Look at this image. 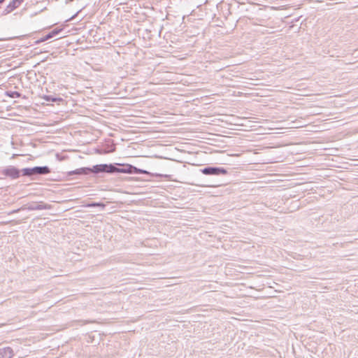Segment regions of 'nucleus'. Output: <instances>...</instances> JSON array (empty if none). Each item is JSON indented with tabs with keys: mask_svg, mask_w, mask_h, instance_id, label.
<instances>
[{
	"mask_svg": "<svg viewBox=\"0 0 358 358\" xmlns=\"http://www.w3.org/2000/svg\"><path fill=\"white\" fill-rule=\"evenodd\" d=\"M89 175L93 173L98 176L101 173L108 174H145L151 177L169 178L170 176L166 174H162L157 173H151L147 170L138 168L130 164H120V163H110V164H99L89 167Z\"/></svg>",
	"mask_w": 358,
	"mask_h": 358,
	"instance_id": "nucleus-1",
	"label": "nucleus"
},
{
	"mask_svg": "<svg viewBox=\"0 0 358 358\" xmlns=\"http://www.w3.org/2000/svg\"><path fill=\"white\" fill-rule=\"evenodd\" d=\"M22 176L30 178L35 180L36 176L48 175L51 172V169L48 166H36L34 167H26L22 169Z\"/></svg>",
	"mask_w": 358,
	"mask_h": 358,
	"instance_id": "nucleus-2",
	"label": "nucleus"
},
{
	"mask_svg": "<svg viewBox=\"0 0 358 358\" xmlns=\"http://www.w3.org/2000/svg\"><path fill=\"white\" fill-rule=\"evenodd\" d=\"M200 171L206 176H224L228 174V170L222 166H206L200 169Z\"/></svg>",
	"mask_w": 358,
	"mask_h": 358,
	"instance_id": "nucleus-3",
	"label": "nucleus"
},
{
	"mask_svg": "<svg viewBox=\"0 0 358 358\" xmlns=\"http://www.w3.org/2000/svg\"><path fill=\"white\" fill-rule=\"evenodd\" d=\"M1 174L6 177L9 178L11 180H16L19 178L21 176H22V169H19L15 166H7L1 170Z\"/></svg>",
	"mask_w": 358,
	"mask_h": 358,
	"instance_id": "nucleus-4",
	"label": "nucleus"
},
{
	"mask_svg": "<svg viewBox=\"0 0 358 358\" xmlns=\"http://www.w3.org/2000/svg\"><path fill=\"white\" fill-rule=\"evenodd\" d=\"M23 210H49L51 208V206L48 203H44L43 201L39 202H31L28 203L22 206Z\"/></svg>",
	"mask_w": 358,
	"mask_h": 358,
	"instance_id": "nucleus-5",
	"label": "nucleus"
},
{
	"mask_svg": "<svg viewBox=\"0 0 358 358\" xmlns=\"http://www.w3.org/2000/svg\"><path fill=\"white\" fill-rule=\"evenodd\" d=\"M89 171V167H81L73 171H68L66 173V176L69 177L70 180L78 179L81 176H88Z\"/></svg>",
	"mask_w": 358,
	"mask_h": 358,
	"instance_id": "nucleus-6",
	"label": "nucleus"
},
{
	"mask_svg": "<svg viewBox=\"0 0 358 358\" xmlns=\"http://www.w3.org/2000/svg\"><path fill=\"white\" fill-rule=\"evenodd\" d=\"M63 29L61 28H55L48 32L47 34H45L42 38L38 39L36 41V44H40L41 43H43L44 41H46L48 40H50L55 36H57L61 31H62Z\"/></svg>",
	"mask_w": 358,
	"mask_h": 358,
	"instance_id": "nucleus-7",
	"label": "nucleus"
},
{
	"mask_svg": "<svg viewBox=\"0 0 358 358\" xmlns=\"http://www.w3.org/2000/svg\"><path fill=\"white\" fill-rule=\"evenodd\" d=\"M24 0H12L3 10L2 15H6L17 8Z\"/></svg>",
	"mask_w": 358,
	"mask_h": 358,
	"instance_id": "nucleus-8",
	"label": "nucleus"
},
{
	"mask_svg": "<svg viewBox=\"0 0 358 358\" xmlns=\"http://www.w3.org/2000/svg\"><path fill=\"white\" fill-rule=\"evenodd\" d=\"M13 357L14 352L10 347L0 348V358H13Z\"/></svg>",
	"mask_w": 358,
	"mask_h": 358,
	"instance_id": "nucleus-9",
	"label": "nucleus"
},
{
	"mask_svg": "<svg viewBox=\"0 0 358 358\" xmlns=\"http://www.w3.org/2000/svg\"><path fill=\"white\" fill-rule=\"evenodd\" d=\"M83 206L85 207V208H95V207H98L101 210H103L105 209L106 205L104 203H103V202L92 201V202H89V203L83 204Z\"/></svg>",
	"mask_w": 358,
	"mask_h": 358,
	"instance_id": "nucleus-10",
	"label": "nucleus"
},
{
	"mask_svg": "<svg viewBox=\"0 0 358 358\" xmlns=\"http://www.w3.org/2000/svg\"><path fill=\"white\" fill-rule=\"evenodd\" d=\"M43 99L48 102H58L62 101L63 99L61 97L55 96L53 95H44Z\"/></svg>",
	"mask_w": 358,
	"mask_h": 358,
	"instance_id": "nucleus-11",
	"label": "nucleus"
},
{
	"mask_svg": "<svg viewBox=\"0 0 358 358\" xmlns=\"http://www.w3.org/2000/svg\"><path fill=\"white\" fill-rule=\"evenodd\" d=\"M5 95L12 99L20 98L22 96L21 93L17 91H6Z\"/></svg>",
	"mask_w": 358,
	"mask_h": 358,
	"instance_id": "nucleus-12",
	"label": "nucleus"
},
{
	"mask_svg": "<svg viewBox=\"0 0 358 358\" xmlns=\"http://www.w3.org/2000/svg\"><path fill=\"white\" fill-rule=\"evenodd\" d=\"M115 150V145H112L111 148L108 149L106 152H113Z\"/></svg>",
	"mask_w": 358,
	"mask_h": 358,
	"instance_id": "nucleus-13",
	"label": "nucleus"
},
{
	"mask_svg": "<svg viewBox=\"0 0 358 358\" xmlns=\"http://www.w3.org/2000/svg\"><path fill=\"white\" fill-rule=\"evenodd\" d=\"M23 210V209L22 208V207H21V208H17V209H15V210H12V211L10 213V214H13V213H17V212H19V211H20V210Z\"/></svg>",
	"mask_w": 358,
	"mask_h": 358,
	"instance_id": "nucleus-14",
	"label": "nucleus"
},
{
	"mask_svg": "<svg viewBox=\"0 0 358 358\" xmlns=\"http://www.w3.org/2000/svg\"><path fill=\"white\" fill-rule=\"evenodd\" d=\"M299 18H300V17H297V18H295L294 20H293V22H298Z\"/></svg>",
	"mask_w": 358,
	"mask_h": 358,
	"instance_id": "nucleus-15",
	"label": "nucleus"
},
{
	"mask_svg": "<svg viewBox=\"0 0 358 358\" xmlns=\"http://www.w3.org/2000/svg\"><path fill=\"white\" fill-rule=\"evenodd\" d=\"M6 0H0V4L3 3Z\"/></svg>",
	"mask_w": 358,
	"mask_h": 358,
	"instance_id": "nucleus-16",
	"label": "nucleus"
}]
</instances>
